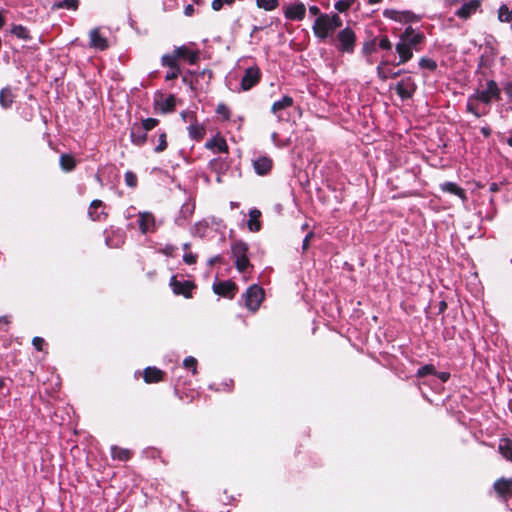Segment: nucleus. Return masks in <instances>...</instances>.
Masks as SVG:
<instances>
[{"mask_svg": "<svg viewBox=\"0 0 512 512\" xmlns=\"http://www.w3.org/2000/svg\"><path fill=\"white\" fill-rule=\"evenodd\" d=\"M378 47L382 50L390 51L392 49V43L387 36H382L379 39Z\"/></svg>", "mask_w": 512, "mask_h": 512, "instance_id": "obj_51", "label": "nucleus"}, {"mask_svg": "<svg viewBox=\"0 0 512 512\" xmlns=\"http://www.w3.org/2000/svg\"><path fill=\"white\" fill-rule=\"evenodd\" d=\"M209 168L212 172L216 173V181L220 183L221 176L229 169V163L226 158L217 157L209 162Z\"/></svg>", "mask_w": 512, "mask_h": 512, "instance_id": "obj_22", "label": "nucleus"}, {"mask_svg": "<svg viewBox=\"0 0 512 512\" xmlns=\"http://www.w3.org/2000/svg\"><path fill=\"white\" fill-rule=\"evenodd\" d=\"M216 113L221 115L224 119L228 120L230 118V110L224 104H219L216 108Z\"/></svg>", "mask_w": 512, "mask_h": 512, "instance_id": "obj_52", "label": "nucleus"}, {"mask_svg": "<svg viewBox=\"0 0 512 512\" xmlns=\"http://www.w3.org/2000/svg\"><path fill=\"white\" fill-rule=\"evenodd\" d=\"M205 147L218 153H228V145L223 137H213L206 142Z\"/></svg>", "mask_w": 512, "mask_h": 512, "instance_id": "obj_26", "label": "nucleus"}, {"mask_svg": "<svg viewBox=\"0 0 512 512\" xmlns=\"http://www.w3.org/2000/svg\"><path fill=\"white\" fill-rule=\"evenodd\" d=\"M161 64L164 67H168L170 69L172 68H180L178 65V57L176 56V53L173 51L170 54H165L161 58Z\"/></svg>", "mask_w": 512, "mask_h": 512, "instance_id": "obj_37", "label": "nucleus"}, {"mask_svg": "<svg viewBox=\"0 0 512 512\" xmlns=\"http://www.w3.org/2000/svg\"><path fill=\"white\" fill-rule=\"evenodd\" d=\"M248 250V244L242 240L234 241L231 245V253L235 260L236 269L241 273L245 272L250 266V261L247 256Z\"/></svg>", "mask_w": 512, "mask_h": 512, "instance_id": "obj_3", "label": "nucleus"}, {"mask_svg": "<svg viewBox=\"0 0 512 512\" xmlns=\"http://www.w3.org/2000/svg\"><path fill=\"white\" fill-rule=\"evenodd\" d=\"M263 299V289L260 286L254 284L250 286L245 293V306L252 312H255L259 308Z\"/></svg>", "mask_w": 512, "mask_h": 512, "instance_id": "obj_7", "label": "nucleus"}, {"mask_svg": "<svg viewBox=\"0 0 512 512\" xmlns=\"http://www.w3.org/2000/svg\"><path fill=\"white\" fill-rule=\"evenodd\" d=\"M11 33L19 39L28 40L30 38L28 29L22 25H14Z\"/></svg>", "mask_w": 512, "mask_h": 512, "instance_id": "obj_39", "label": "nucleus"}, {"mask_svg": "<svg viewBox=\"0 0 512 512\" xmlns=\"http://www.w3.org/2000/svg\"><path fill=\"white\" fill-rule=\"evenodd\" d=\"M261 80V71L258 66L248 67L241 79V90L248 91L256 86Z\"/></svg>", "mask_w": 512, "mask_h": 512, "instance_id": "obj_8", "label": "nucleus"}, {"mask_svg": "<svg viewBox=\"0 0 512 512\" xmlns=\"http://www.w3.org/2000/svg\"><path fill=\"white\" fill-rule=\"evenodd\" d=\"M260 216L261 212L256 208L249 211V220L247 226L251 232H258L261 229V222L259 220Z\"/></svg>", "mask_w": 512, "mask_h": 512, "instance_id": "obj_29", "label": "nucleus"}, {"mask_svg": "<svg viewBox=\"0 0 512 512\" xmlns=\"http://www.w3.org/2000/svg\"><path fill=\"white\" fill-rule=\"evenodd\" d=\"M499 452L508 461L512 462V444L508 439H502L499 447Z\"/></svg>", "mask_w": 512, "mask_h": 512, "instance_id": "obj_35", "label": "nucleus"}, {"mask_svg": "<svg viewBox=\"0 0 512 512\" xmlns=\"http://www.w3.org/2000/svg\"><path fill=\"white\" fill-rule=\"evenodd\" d=\"M419 67L429 71H435L437 69V63L431 58L422 57L419 60Z\"/></svg>", "mask_w": 512, "mask_h": 512, "instance_id": "obj_42", "label": "nucleus"}, {"mask_svg": "<svg viewBox=\"0 0 512 512\" xmlns=\"http://www.w3.org/2000/svg\"><path fill=\"white\" fill-rule=\"evenodd\" d=\"M143 378L146 383H157L163 378V371L156 367H147L144 370Z\"/></svg>", "mask_w": 512, "mask_h": 512, "instance_id": "obj_28", "label": "nucleus"}, {"mask_svg": "<svg viewBox=\"0 0 512 512\" xmlns=\"http://www.w3.org/2000/svg\"><path fill=\"white\" fill-rule=\"evenodd\" d=\"M313 236H314V233H313V232H309V233L305 236V238H304V240H303V243H302V249H303V251H306V250L308 249V247H309V242H310V240H311V238H312Z\"/></svg>", "mask_w": 512, "mask_h": 512, "instance_id": "obj_56", "label": "nucleus"}, {"mask_svg": "<svg viewBox=\"0 0 512 512\" xmlns=\"http://www.w3.org/2000/svg\"><path fill=\"white\" fill-rule=\"evenodd\" d=\"M183 365L186 369H191L193 374L197 372V360L192 356H188L184 359Z\"/></svg>", "mask_w": 512, "mask_h": 512, "instance_id": "obj_48", "label": "nucleus"}, {"mask_svg": "<svg viewBox=\"0 0 512 512\" xmlns=\"http://www.w3.org/2000/svg\"><path fill=\"white\" fill-rule=\"evenodd\" d=\"M436 375L442 382H446L450 377V374L448 372H440V373L437 372Z\"/></svg>", "mask_w": 512, "mask_h": 512, "instance_id": "obj_60", "label": "nucleus"}, {"mask_svg": "<svg viewBox=\"0 0 512 512\" xmlns=\"http://www.w3.org/2000/svg\"><path fill=\"white\" fill-rule=\"evenodd\" d=\"M155 104L163 113L170 112L175 108L176 98L174 95H169L166 98L156 101Z\"/></svg>", "mask_w": 512, "mask_h": 512, "instance_id": "obj_30", "label": "nucleus"}, {"mask_svg": "<svg viewBox=\"0 0 512 512\" xmlns=\"http://www.w3.org/2000/svg\"><path fill=\"white\" fill-rule=\"evenodd\" d=\"M400 37L404 40L412 52L414 50L420 51V46L425 40V35L422 32L416 31L411 26L406 27L405 30L400 34Z\"/></svg>", "mask_w": 512, "mask_h": 512, "instance_id": "obj_6", "label": "nucleus"}, {"mask_svg": "<svg viewBox=\"0 0 512 512\" xmlns=\"http://www.w3.org/2000/svg\"><path fill=\"white\" fill-rule=\"evenodd\" d=\"M181 73L180 68H172L169 72L165 75V80L170 81L176 79Z\"/></svg>", "mask_w": 512, "mask_h": 512, "instance_id": "obj_53", "label": "nucleus"}, {"mask_svg": "<svg viewBox=\"0 0 512 512\" xmlns=\"http://www.w3.org/2000/svg\"><path fill=\"white\" fill-rule=\"evenodd\" d=\"M383 16L398 22H409L416 19V16L410 11H398L395 9L384 10Z\"/></svg>", "mask_w": 512, "mask_h": 512, "instance_id": "obj_20", "label": "nucleus"}, {"mask_svg": "<svg viewBox=\"0 0 512 512\" xmlns=\"http://www.w3.org/2000/svg\"><path fill=\"white\" fill-rule=\"evenodd\" d=\"M294 100L290 96H284L282 99L275 101L272 104L271 112L277 116L278 121L282 120L281 111L291 107Z\"/></svg>", "mask_w": 512, "mask_h": 512, "instance_id": "obj_25", "label": "nucleus"}, {"mask_svg": "<svg viewBox=\"0 0 512 512\" xmlns=\"http://www.w3.org/2000/svg\"><path fill=\"white\" fill-rule=\"evenodd\" d=\"M481 133H482L485 137H489V136L491 135V129H490V127H488V126L482 127V128H481Z\"/></svg>", "mask_w": 512, "mask_h": 512, "instance_id": "obj_63", "label": "nucleus"}, {"mask_svg": "<svg viewBox=\"0 0 512 512\" xmlns=\"http://www.w3.org/2000/svg\"><path fill=\"white\" fill-rule=\"evenodd\" d=\"M437 374L435 367L432 364H426L420 367L416 373L417 377H425L427 375Z\"/></svg>", "mask_w": 512, "mask_h": 512, "instance_id": "obj_44", "label": "nucleus"}, {"mask_svg": "<svg viewBox=\"0 0 512 512\" xmlns=\"http://www.w3.org/2000/svg\"><path fill=\"white\" fill-rule=\"evenodd\" d=\"M395 91L401 100L411 99L417 90V84L413 77L406 76L397 82Z\"/></svg>", "mask_w": 512, "mask_h": 512, "instance_id": "obj_5", "label": "nucleus"}, {"mask_svg": "<svg viewBox=\"0 0 512 512\" xmlns=\"http://www.w3.org/2000/svg\"><path fill=\"white\" fill-rule=\"evenodd\" d=\"M167 148V134L166 132L162 131L158 134L157 137V144L154 148L155 153H161Z\"/></svg>", "mask_w": 512, "mask_h": 512, "instance_id": "obj_40", "label": "nucleus"}, {"mask_svg": "<svg viewBox=\"0 0 512 512\" xmlns=\"http://www.w3.org/2000/svg\"><path fill=\"white\" fill-rule=\"evenodd\" d=\"M60 166L66 172L72 171L76 166V161L73 156L69 154H62L60 156Z\"/></svg>", "mask_w": 512, "mask_h": 512, "instance_id": "obj_36", "label": "nucleus"}, {"mask_svg": "<svg viewBox=\"0 0 512 512\" xmlns=\"http://www.w3.org/2000/svg\"><path fill=\"white\" fill-rule=\"evenodd\" d=\"M257 6L267 11H272L277 8L278 0H256Z\"/></svg>", "mask_w": 512, "mask_h": 512, "instance_id": "obj_43", "label": "nucleus"}, {"mask_svg": "<svg viewBox=\"0 0 512 512\" xmlns=\"http://www.w3.org/2000/svg\"><path fill=\"white\" fill-rule=\"evenodd\" d=\"M305 14L306 7L300 1H294L284 8V16L288 20L302 21Z\"/></svg>", "mask_w": 512, "mask_h": 512, "instance_id": "obj_11", "label": "nucleus"}, {"mask_svg": "<svg viewBox=\"0 0 512 512\" xmlns=\"http://www.w3.org/2000/svg\"><path fill=\"white\" fill-rule=\"evenodd\" d=\"M14 101V95L10 88H3L0 91V105L7 109L9 108Z\"/></svg>", "mask_w": 512, "mask_h": 512, "instance_id": "obj_34", "label": "nucleus"}, {"mask_svg": "<svg viewBox=\"0 0 512 512\" xmlns=\"http://www.w3.org/2000/svg\"><path fill=\"white\" fill-rule=\"evenodd\" d=\"M193 11H194L193 6L192 5H187L185 7V11L184 12H185V15L190 16V15H192Z\"/></svg>", "mask_w": 512, "mask_h": 512, "instance_id": "obj_64", "label": "nucleus"}, {"mask_svg": "<svg viewBox=\"0 0 512 512\" xmlns=\"http://www.w3.org/2000/svg\"><path fill=\"white\" fill-rule=\"evenodd\" d=\"M353 3V0H338L335 2L334 7L339 12H345L353 5Z\"/></svg>", "mask_w": 512, "mask_h": 512, "instance_id": "obj_46", "label": "nucleus"}, {"mask_svg": "<svg viewBox=\"0 0 512 512\" xmlns=\"http://www.w3.org/2000/svg\"><path fill=\"white\" fill-rule=\"evenodd\" d=\"M209 222L207 219H203L194 224L191 232L194 236L205 237L209 229Z\"/></svg>", "mask_w": 512, "mask_h": 512, "instance_id": "obj_33", "label": "nucleus"}, {"mask_svg": "<svg viewBox=\"0 0 512 512\" xmlns=\"http://www.w3.org/2000/svg\"><path fill=\"white\" fill-rule=\"evenodd\" d=\"M395 50L398 53L399 59L395 63V65H402L410 61L413 57V52L404 42V40L399 36V40L395 45Z\"/></svg>", "mask_w": 512, "mask_h": 512, "instance_id": "obj_19", "label": "nucleus"}, {"mask_svg": "<svg viewBox=\"0 0 512 512\" xmlns=\"http://www.w3.org/2000/svg\"><path fill=\"white\" fill-rule=\"evenodd\" d=\"M220 260H221V256H219V255L214 256V257H212V258H210V259L208 260V265H209V266H212V265H214L216 262H219Z\"/></svg>", "mask_w": 512, "mask_h": 512, "instance_id": "obj_62", "label": "nucleus"}, {"mask_svg": "<svg viewBox=\"0 0 512 512\" xmlns=\"http://www.w3.org/2000/svg\"><path fill=\"white\" fill-rule=\"evenodd\" d=\"M255 173L259 176L268 175L273 167V160L267 155H261L252 160Z\"/></svg>", "mask_w": 512, "mask_h": 512, "instance_id": "obj_13", "label": "nucleus"}, {"mask_svg": "<svg viewBox=\"0 0 512 512\" xmlns=\"http://www.w3.org/2000/svg\"><path fill=\"white\" fill-rule=\"evenodd\" d=\"M389 62L387 60H382L380 62V64L377 66V76L382 80V81H386L388 79H394L400 75H402L405 70L404 69H401V70H398V71H393L391 69H387L385 68L384 66L388 65Z\"/></svg>", "mask_w": 512, "mask_h": 512, "instance_id": "obj_23", "label": "nucleus"}, {"mask_svg": "<svg viewBox=\"0 0 512 512\" xmlns=\"http://www.w3.org/2000/svg\"><path fill=\"white\" fill-rule=\"evenodd\" d=\"M79 7V0H61L52 5L53 10L67 9L76 11Z\"/></svg>", "mask_w": 512, "mask_h": 512, "instance_id": "obj_32", "label": "nucleus"}, {"mask_svg": "<svg viewBox=\"0 0 512 512\" xmlns=\"http://www.w3.org/2000/svg\"><path fill=\"white\" fill-rule=\"evenodd\" d=\"M138 225L142 234L153 233L157 230L155 216L148 211L138 213Z\"/></svg>", "mask_w": 512, "mask_h": 512, "instance_id": "obj_9", "label": "nucleus"}, {"mask_svg": "<svg viewBox=\"0 0 512 512\" xmlns=\"http://www.w3.org/2000/svg\"><path fill=\"white\" fill-rule=\"evenodd\" d=\"M111 456L114 460L128 461L132 456V452L129 449L114 445L111 447Z\"/></svg>", "mask_w": 512, "mask_h": 512, "instance_id": "obj_31", "label": "nucleus"}, {"mask_svg": "<svg viewBox=\"0 0 512 512\" xmlns=\"http://www.w3.org/2000/svg\"><path fill=\"white\" fill-rule=\"evenodd\" d=\"M328 21L330 22V25L335 32L336 29L340 28L342 26V20L338 14H328Z\"/></svg>", "mask_w": 512, "mask_h": 512, "instance_id": "obj_49", "label": "nucleus"}, {"mask_svg": "<svg viewBox=\"0 0 512 512\" xmlns=\"http://www.w3.org/2000/svg\"><path fill=\"white\" fill-rule=\"evenodd\" d=\"M362 52L365 55H370L376 52V39L365 42L362 48Z\"/></svg>", "mask_w": 512, "mask_h": 512, "instance_id": "obj_50", "label": "nucleus"}, {"mask_svg": "<svg viewBox=\"0 0 512 512\" xmlns=\"http://www.w3.org/2000/svg\"><path fill=\"white\" fill-rule=\"evenodd\" d=\"M493 489L502 501L507 502L512 496V478L497 479L493 484Z\"/></svg>", "mask_w": 512, "mask_h": 512, "instance_id": "obj_10", "label": "nucleus"}, {"mask_svg": "<svg viewBox=\"0 0 512 512\" xmlns=\"http://www.w3.org/2000/svg\"><path fill=\"white\" fill-rule=\"evenodd\" d=\"M183 261L188 265L195 264L197 261V255L193 253H185L183 256Z\"/></svg>", "mask_w": 512, "mask_h": 512, "instance_id": "obj_54", "label": "nucleus"}, {"mask_svg": "<svg viewBox=\"0 0 512 512\" xmlns=\"http://www.w3.org/2000/svg\"><path fill=\"white\" fill-rule=\"evenodd\" d=\"M32 344L35 347L36 350L42 351L43 346L45 344V340L41 337H34L32 340Z\"/></svg>", "mask_w": 512, "mask_h": 512, "instance_id": "obj_55", "label": "nucleus"}, {"mask_svg": "<svg viewBox=\"0 0 512 512\" xmlns=\"http://www.w3.org/2000/svg\"><path fill=\"white\" fill-rule=\"evenodd\" d=\"M481 2L479 0H469L465 2L456 12L455 15L462 19L467 20L480 8Z\"/></svg>", "mask_w": 512, "mask_h": 512, "instance_id": "obj_17", "label": "nucleus"}, {"mask_svg": "<svg viewBox=\"0 0 512 512\" xmlns=\"http://www.w3.org/2000/svg\"><path fill=\"white\" fill-rule=\"evenodd\" d=\"M158 124H159V120L156 118H146V119H143L142 122L140 123V125L143 126V128H144V130H146V132L151 131Z\"/></svg>", "mask_w": 512, "mask_h": 512, "instance_id": "obj_47", "label": "nucleus"}, {"mask_svg": "<svg viewBox=\"0 0 512 512\" xmlns=\"http://www.w3.org/2000/svg\"><path fill=\"white\" fill-rule=\"evenodd\" d=\"M504 92L512 100V82H507L504 85Z\"/></svg>", "mask_w": 512, "mask_h": 512, "instance_id": "obj_57", "label": "nucleus"}, {"mask_svg": "<svg viewBox=\"0 0 512 512\" xmlns=\"http://www.w3.org/2000/svg\"><path fill=\"white\" fill-rule=\"evenodd\" d=\"M170 287L176 295H183L186 298L191 297V291L195 288V285L188 280H178L176 276L170 278Z\"/></svg>", "mask_w": 512, "mask_h": 512, "instance_id": "obj_12", "label": "nucleus"}, {"mask_svg": "<svg viewBox=\"0 0 512 512\" xmlns=\"http://www.w3.org/2000/svg\"><path fill=\"white\" fill-rule=\"evenodd\" d=\"M440 188L443 192L458 196L463 202L467 200L465 190L454 182H445L440 185Z\"/></svg>", "mask_w": 512, "mask_h": 512, "instance_id": "obj_27", "label": "nucleus"}, {"mask_svg": "<svg viewBox=\"0 0 512 512\" xmlns=\"http://www.w3.org/2000/svg\"><path fill=\"white\" fill-rule=\"evenodd\" d=\"M125 184L130 188H135L138 183L136 174L132 171H127L124 175Z\"/></svg>", "mask_w": 512, "mask_h": 512, "instance_id": "obj_45", "label": "nucleus"}, {"mask_svg": "<svg viewBox=\"0 0 512 512\" xmlns=\"http://www.w3.org/2000/svg\"><path fill=\"white\" fill-rule=\"evenodd\" d=\"M223 3H225L224 0H213L212 1V8L215 11H219L223 7Z\"/></svg>", "mask_w": 512, "mask_h": 512, "instance_id": "obj_58", "label": "nucleus"}, {"mask_svg": "<svg viewBox=\"0 0 512 512\" xmlns=\"http://www.w3.org/2000/svg\"><path fill=\"white\" fill-rule=\"evenodd\" d=\"M88 216L93 221L105 220L108 216L106 205L101 200H93L88 208Z\"/></svg>", "mask_w": 512, "mask_h": 512, "instance_id": "obj_15", "label": "nucleus"}, {"mask_svg": "<svg viewBox=\"0 0 512 512\" xmlns=\"http://www.w3.org/2000/svg\"><path fill=\"white\" fill-rule=\"evenodd\" d=\"M501 89L494 80H488L483 89H477L467 98L466 111L480 118L487 115L489 109L482 107L481 104L489 106L493 100H500Z\"/></svg>", "mask_w": 512, "mask_h": 512, "instance_id": "obj_1", "label": "nucleus"}, {"mask_svg": "<svg viewBox=\"0 0 512 512\" xmlns=\"http://www.w3.org/2000/svg\"><path fill=\"white\" fill-rule=\"evenodd\" d=\"M147 133L139 123L132 124L130 128V140L136 146H143L147 141Z\"/></svg>", "mask_w": 512, "mask_h": 512, "instance_id": "obj_18", "label": "nucleus"}, {"mask_svg": "<svg viewBox=\"0 0 512 512\" xmlns=\"http://www.w3.org/2000/svg\"><path fill=\"white\" fill-rule=\"evenodd\" d=\"M120 243H123L122 235H120V239L117 243H112L111 239L109 237L106 238V244L108 247H117Z\"/></svg>", "mask_w": 512, "mask_h": 512, "instance_id": "obj_59", "label": "nucleus"}, {"mask_svg": "<svg viewBox=\"0 0 512 512\" xmlns=\"http://www.w3.org/2000/svg\"><path fill=\"white\" fill-rule=\"evenodd\" d=\"M174 52L176 53L178 59L182 58L191 65L196 64L199 60V52L196 50H191L185 45L176 47Z\"/></svg>", "mask_w": 512, "mask_h": 512, "instance_id": "obj_21", "label": "nucleus"}, {"mask_svg": "<svg viewBox=\"0 0 512 512\" xmlns=\"http://www.w3.org/2000/svg\"><path fill=\"white\" fill-rule=\"evenodd\" d=\"M195 211V202L188 199L180 208L178 216L175 218V224L177 226H185Z\"/></svg>", "mask_w": 512, "mask_h": 512, "instance_id": "obj_14", "label": "nucleus"}, {"mask_svg": "<svg viewBox=\"0 0 512 512\" xmlns=\"http://www.w3.org/2000/svg\"><path fill=\"white\" fill-rule=\"evenodd\" d=\"M189 136L194 140H201L205 136V129L203 126L194 123L188 127Z\"/></svg>", "mask_w": 512, "mask_h": 512, "instance_id": "obj_38", "label": "nucleus"}, {"mask_svg": "<svg viewBox=\"0 0 512 512\" xmlns=\"http://www.w3.org/2000/svg\"><path fill=\"white\" fill-rule=\"evenodd\" d=\"M236 290L237 286L231 280L214 282L213 284L214 293L222 297L233 298Z\"/></svg>", "mask_w": 512, "mask_h": 512, "instance_id": "obj_16", "label": "nucleus"}, {"mask_svg": "<svg viewBox=\"0 0 512 512\" xmlns=\"http://www.w3.org/2000/svg\"><path fill=\"white\" fill-rule=\"evenodd\" d=\"M498 19L501 22H512V10L510 11L505 4L501 5L498 9Z\"/></svg>", "mask_w": 512, "mask_h": 512, "instance_id": "obj_41", "label": "nucleus"}, {"mask_svg": "<svg viewBox=\"0 0 512 512\" xmlns=\"http://www.w3.org/2000/svg\"><path fill=\"white\" fill-rule=\"evenodd\" d=\"M309 12H310L312 15L317 16V17H318L320 14H322V13H321V11H320V9H319V7H317V6H315V5H314V6H310V7H309Z\"/></svg>", "mask_w": 512, "mask_h": 512, "instance_id": "obj_61", "label": "nucleus"}, {"mask_svg": "<svg viewBox=\"0 0 512 512\" xmlns=\"http://www.w3.org/2000/svg\"><path fill=\"white\" fill-rule=\"evenodd\" d=\"M314 35L320 40L325 41L327 38L332 37L334 31L328 21V14H320L314 21L312 26Z\"/></svg>", "mask_w": 512, "mask_h": 512, "instance_id": "obj_4", "label": "nucleus"}, {"mask_svg": "<svg viewBox=\"0 0 512 512\" xmlns=\"http://www.w3.org/2000/svg\"><path fill=\"white\" fill-rule=\"evenodd\" d=\"M90 46L98 49L105 50L108 47L107 39L101 35L99 28H94L89 33Z\"/></svg>", "mask_w": 512, "mask_h": 512, "instance_id": "obj_24", "label": "nucleus"}, {"mask_svg": "<svg viewBox=\"0 0 512 512\" xmlns=\"http://www.w3.org/2000/svg\"><path fill=\"white\" fill-rule=\"evenodd\" d=\"M356 33L351 27H345L341 29L335 37L331 38V43L335 46V48L341 52L346 54H352L355 51L356 47Z\"/></svg>", "mask_w": 512, "mask_h": 512, "instance_id": "obj_2", "label": "nucleus"}]
</instances>
